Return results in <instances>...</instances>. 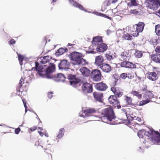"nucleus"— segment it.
<instances>
[{"instance_id":"8fccbe9b","label":"nucleus","mask_w":160,"mask_h":160,"mask_svg":"<svg viewBox=\"0 0 160 160\" xmlns=\"http://www.w3.org/2000/svg\"><path fill=\"white\" fill-rule=\"evenodd\" d=\"M16 42L15 40L14 39H12L8 42V43L9 44L13 45L15 44Z\"/></svg>"},{"instance_id":"c9c22d12","label":"nucleus","mask_w":160,"mask_h":160,"mask_svg":"<svg viewBox=\"0 0 160 160\" xmlns=\"http://www.w3.org/2000/svg\"><path fill=\"white\" fill-rule=\"evenodd\" d=\"M123 38L128 40H130L132 39V36L128 33H126V34H124Z\"/></svg>"},{"instance_id":"4d7b16f0","label":"nucleus","mask_w":160,"mask_h":160,"mask_svg":"<svg viewBox=\"0 0 160 160\" xmlns=\"http://www.w3.org/2000/svg\"><path fill=\"white\" fill-rule=\"evenodd\" d=\"M93 13L97 16H99L100 14V12H93Z\"/></svg>"},{"instance_id":"a19ab883","label":"nucleus","mask_w":160,"mask_h":160,"mask_svg":"<svg viewBox=\"0 0 160 160\" xmlns=\"http://www.w3.org/2000/svg\"><path fill=\"white\" fill-rule=\"evenodd\" d=\"M41 61H40V62L42 64H44L48 62L45 56L43 57H41Z\"/></svg>"},{"instance_id":"2eb2a0df","label":"nucleus","mask_w":160,"mask_h":160,"mask_svg":"<svg viewBox=\"0 0 160 160\" xmlns=\"http://www.w3.org/2000/svg\"><path fill=\"white\" fill-rule=\"evenodd\" d=\"M70 3L73 6L79 8V9L87 12L86 10H85L84 7L81 4L74 2L73 0H68Z\"/></svg>"},{"instance_id":"c85d7f7f","label":"nucleus","mask_w":160,"mask_h":160,"mask_svg":"<svg viewBox=\"0 0 160 160\" xmlns=\"http://www.w3.org/2000/svg\"><path fill=\"white\" fill-rule=\"evenodd\" d=\"M121 57L124 60H127L128 59L129 55L128 53H127L126 52H122L121 55Z\"/></svg>"},{"instance_id":"f03ea898","label":"nucleus","mask_w":160,"mask_h":160,"mask_svg":"<svg viewBox=\"0 0 160 160\" xmlns=\"http://www.w3.org/2000/svg\"><path fill=\"white\" fill-rule=\"evenodd\" d=\"M158 131H155L153 129H149V131H146L144 129L140 130L138 133V135L139 138L145 139V141H147V140H149L150 141L154 144V142L153 140H157Z\"/></svg>"},{"instance_id":"37998d69","label":"nucleus","mask_w":160,"mask_h":160,"mask_svg":"<svg viewBox=\"0 0 160 160\" xmlns=\"http://www.w3.org/2000/svg\"><path fill=\"white\" fill-rule=\"evenodd\" d=\"M117 97L115 96H110L109 98H108V99H111L112 100V101H118L117 100Z\"/></svg>"},{"instance_id":"ddd939ff","label":"nucleus","mask_w":160,"mask_h":160,"mask_svg":"<svg viewBox=\"0 0 160 160\" xmlns=\"http://www.w3.org/2000/svg\"><path fill=\"white\" fill-rule=\"evenodd\" d=\"M95 86L97 90L100 91H105L108 88L107 86L103 82L98 83Z\"/></svg>"},{"instance_id":"20e7f679","label":"nucleus","mask_w":160,"mask_h":160,"mask_svg":"<svg viewBox=\"0 0 160 160\" xmlns=\"http://www.w3.org/2000/svg\"><path fill=\"white\" fill-rule=\"evenodd\" d=\"M104 47L102 48L101 47V46H97L92 43L89 47V50L86 51V53L94 54L96 53L97 52H102L106 50L105 45L103 44Z\"/></svg>"},{"instance_id":"680f3d73","label":"nucleus","mask_w":160,"mask_h":160,"mask_svg":"<svg viewBox=\"0 0 160 160\" xmlns=\"http://www.w3.org/2000/svg\"><path fill=\"white\" fill-rule=\"evenodd\" d=\"M99 16L104 17V16H105V14L100 12V14Z\"/></svg>"},{"instance_id":"6ab92c4d","label":"nucleus","mask_w":160,"mask_h":160,"mask_svg":"<svg viewBox=\"0 0 160 160\" xmlns=\"http://www.w3.org/2000/svg\"><path fill=\"white\" fill-rule=\"evenodd\" d=\"M154 97V95L152 92L150 91H147L143 95V98L145 99L150 100Z\"/></svg>"},{"instance_id":"1a4fd4ad","label":"nucleus","mask_w":160,"mask_h":160,"mask_svg":"<svg viewBox=\"0 0 160 160\" xmlns=\"http://www.w3.org/2000/svg\"><path fill=\"white\" fill-rule=\"evenodd\" d=\"M102 40L101 37H96L93 38L92 43L97 46H101L100 47L102 48L104 46L103 44H104L106 47V50L108 48L107 46L105 44L102 43Z\"/></svg>"},{"instance_id":"a18cd8bd","label":"nucleus","mask_w":160,"mask_h":160,"mask_svg":"<svg viewBox=\"0 0 160 160\" xmlns=\"http://www.w3.org/2000/svg\"><path fill=\"white\" fill-rule=\"evenodd\" d=\"M130 12L131 14H138L139 13V11H137L135 9H134L133 10H131Z\"/></svg>"},{"instance_id":"bb28decb","label":"nucleus","mask_w":160,"mask_h":160,"mask_svg":"<svg viewBox=\"0 0 160 160\" xmlns=\"http://www.w3.org/2000/svg\"><path fill=\"white\" fill-rule=\"evenodd\" d=\"M64 132L65 129L64 128H60L59 130L58 134L57 136V138L60 139L64 135Z\"/></svg>"},{"instance_id":"9b49d317","label":"nucleus","mask_w":160,"mask_h":160,"mask_svg":"<svg viewBox=\"0 0 160 160\" xmlns=\"http://www.w3.org/2000/svg\"><path fill=\"white\" fill-rule=\"evenodd\" d=\"M82 89L85 92L91 93L92 92V86L89 83L86 82L83 84L82 86Z\"/></svg>"},{"instance_id":"423d86ee","label":"nucleus","mask_w":160,"mask_h":160,"mask_svg":"<svg viewBox=\"0 0 160 160\" xmlns=\"http://www.w3.org/2000/svg\"><path fill=\"white\" fill-rule=\"evenodd\" d=\"M96 112L94 108H90L85 110H82L79 113V116L85 118L88 117L93 116L94 113Z\"/></svg>"},{"instance_id":"de8ad7c7","label":"nucleus","mask_w":160,"mask_h":160,"mask_svg":"<svg viewBox=\"0 0 160 160\" xmlns=\"http://www.w3.org/2000/svg\"><path fill=\"white\" fill-rule=\"evenodd\" d=\"M53 94V92H48V98L51 99L53 97V95H52Z\"/></svg>"},{"instance_id":"5701e85b","label":"nucleus","mask_w":160,"mask_h":160,"mask_svg":"<svg viewBox=\"0 0 160 160\" xmlns=\"http://www.w3.org/2000/svg\"><path fill=\"white\" fill-rule=\"evenodd\" d=\"M56 77L57 78L56 80L58 82L62 81L64 82L66 78L64 75L62 73L57 74Z\"/></svg>"},{"instance_id":"e433bc0d","label":"nucleus","mask_w":160,"mask_h":160,"mask_svg":"<svg viewBox=\"0 0 160 160\" xmlns=\"http://www.w3.org/2000/svg\"><path fill=\"white\" fill-rule=\"evenodd\" d=\"M142 52L139 51H136L135 54V56L138 58H140L142 56Z\"/></svg>"},{"instance_id":"79ce46f5","label":"nucleus","mask_w":160,"mask_h":160,"mask_svg":"<svg viewBox=\"0 0 160 160\" xmlns=\"http://www.w3.org/2000/svg\"><path fill=\"white\" fill-rule=\"evenodd\" d=\"M131 6H137L138 4L136 0H130Z\"/></svg>"},{"instance_id":"4468645a","label":"nucleus","mask_w":160,"mask_h":160,"mask_svg":"<svg viewBox=\"0 0 160 160\" xmlns=\"http://www.w3.org/2000/svg\"><path fill=\"white\" fill-rule=\"evenodd\" d=\"M100 67L103 72L106 73L110 72L112 70L111 67L107 63H102L100 65Z\"/></svg>"},{"instance_id":"cd10ccee","label":"nucleus","mask_w":160,"mask_h":160,"mask_svg":"<svg viewBox=\"0 0 160 160\" xmlns=\"http://www.w3.org/2000/svg\"><path fill=\"white\" fill-rule=\"evenodd\" d=\"M77 63L78 65L82 64V65H85L88 64V62L85 59L81 58H80Z\"/></svg>"},{"instance_id":"7ed1b4c3","label":"nucleus","mask_w":160,"mask_h":160,"mask_svg":"<svg viewBox=\"0 0 160 160\" xmlns=\"http://www.w3.org/2000/svg\"><path fill=\"white\" fill-rule=\"evenodd\" d=\"M102 114L103 116L101 118L102 121L104 122H107L106 120L111 122L113 119H115L116 117L112 109L108 108L104 109Z\"/></svg>"},{"instance_id":"864d4df0","label":"nucleus","mask_w":160,"mask_h":160,"mask_svg":"<svg viewBox=\"0 0 160 160\" xmlns=\"http://www.w3.org/2000/svg\"><path fill=\"white\" fill-rule=\"evenodd\" d=\"M23 81V80L22 78H21V79L20 80L19 82V86L20 88H21L22 86V83Z\"/></svg>"},{"instance_id":"72a5a7b5","label":"nucleus","mask_w":160,"mask_h":160,"mask_svg":"<svg viewBox=\"0 0 160 160\" xmlns=\"http://www.w3.org/2000/svg\"><path fill=\"white\" fill-rule=\"evenodd\" d=\"M155 32L157 35L160 36V25L158 24L156 25Z\"/></svg>"},{"instance_id":"0eeeda50","label":"nucleus","mask_w":160,"mask_h":160,"mask_svg":"<svg viewBox=\"0 0 160 160\" xmlns=\"http://www.w3.org/2000/svg\"><path fill=\"white\" fill-rule=\"evenodd\" d=\"M101 74L100 70L98 69L93 70L91 73V77L93 81H99L101 80Z\"/></svg>"},{"instance_id":"f8f14e48","label":"nucleus","mask_w":160,"mask_h":160,"mask_svg":"<svg viewBox=\"0 0 160 160\" xmlns=\"http://www.w3.org/2000/svg\"><path fill=\"white\" fill-rule=\"evenodd\" d=\"M121 66L122 67L130 68H134L136 67L135 64L128 61H124L122 62L121 63Z\"/></svg>"},{"instance_id":"5fc2aeb1","label":"nucleus","mask_w":160,"mask_h":160,"mask_svg":"<svg viewBox=\"0 0 160 160\" xmlns=\"http://www.w3.org/2000/svg\"><path fill=\"white\" fill-rule=\"evenodd\" d=\"M155 51L157 53H160V46L157 47L155 49Z\"/></svg>"},{"instance_id":"9d476101","label":"nucleus","mask_w":160,"mask_h":160,"mask_svg":"<svg viewBox=\"0 0 160 160\" xmlns=\"http://www.w3.org/2000/svg\"><path fill=\"white\" fill-rule=\"evenodd\" d=\"M71 60L75 61L77 63L82 57V54L77 52H73L69 55Z\"/></svg>"},{"instance_id":"a878e982","label":"nucleus","mask_w":160,"mask_h":160,"mask_svg":"<svg viewBox=\"0 0 160 160\" xmlns=\"http://www.w3.org/2000/svg\"><path fill=\"white\" fill-rule=\"evenodd\" d=\"M127 105L132 106H135L136 104L132 102V99L131 97L126 96L125 99Z\"/></svg>"},{"instance_id":"4be33fe9","label":"nucleus","mask_w":160,"mask_h":160,"mask_svg":"<svg viewBox=\"0 0 160 160\" xmlns=\"http://www.w3.org/2000/svg\"><path fill=\"white\" fill-rule=\"evenodd\" d=\"M103 59L102 56H98L96 57L95 64L97 65H99L102 64Z\"/></svg>"},{"instance_id":"c756f323","label":"nucleus","mask_w":160,"mask_h":160,"mask_svg":"<svg viewBox=\"0 0 160 160\" xmlns=\"http://www.w3.org/2000/svg\"><path fill=\"white\" fill-rule=\"evenodd\" d=\"M131 94L133 95V96H136L139 99L142 98V95L141 94L139 93L138 92L135 91H132L131 92Z\"/></svg>"},{"instance_id":"412c9836","label":"nucleus","mask_w":160,"mask_h":160,"mask_svg":"<svg viewBox=\"0 0 160 160\" xmlns=\"http://www.w3.org/2000/svg\"><path fill=\"white\" fill-rule=\"evenodd\" d=\"M68 51V50L66 48H60L55 52V55L57 56H58L63 54L64 52Z\"/></svg>"},{"instance_id":"7c9ffc66","label":"nucleus","mask_w":160,"mask_h":160,"mask_svg":"<svg viewBox=\"0 0 160 160\" xmlns=\"http://www.w3.org/2000/svg\"><path fill=\"white\" fill-rule=\"evenodd\" d=\"M80 81V79H78L76 78L75 79H74L73 80L70 81V84L71 85L74 86L79 83Z\"/></svg>"},{"instance_id":"09e8293b","label":"nucleus","mask_w":160,"mask_h":160,"mask_svg":"<svg viewBox=\"0 0 160 160\" xmlns=\"http://www.w3.org/2000/svg\"><path fill=\"white\" fill-rule=\"evenodd\" d=\"M21 130L20 128L19 127L16 128L15 130V134H18Z\"/></svg>"},{"instance_id":"3c124183","label":"nucleus","mask_w":160,"mask_h":160,"mask_svg":"<svg viewBox=\"0 0 160 160\" xmlns=\"http://www.w3.org/2000/svg\"><path fill=\"white\" fill-rule=\"evenodd\" d=\"M74 75H70L69 76H68V79L71 80H73L74 79H76Z\"/></svg>"},{"instance_id":"aec40b11","label":"nucleus","mask_w":160,"mask_h":160,"mask_svg":"<svg viewBox=\"0 0 160 160\" xmlns=\"http://www.w3.org/2000/svg\"><path fill=\"white\" fill-rule=\"evenodd\" d=\"M152 59L157 63H160V54L157 53L156 54H153L151 56Z\"/></svg>"},{"instance_id":"c03bdc74","label":"nucleus","mask_w":160,"mask_h":160,"mask_svg":"<svg viewBox=\"0 0 160 160\" xmlns=\"http://www.w3.org/2000/svg\"><path fill=\"white\" fill-rule=\"evenodd\" d=\"M127 76V73H123L122 74H121L120 75V77L121 78L123 79H126Z\"/></svg>"},{"instance_id":"473e14b6","label":"nucleus","mask_w":160,"mask_h":160,"mask_svg":"<svg viewBox=\"0 0 160 160\" xmlns=\"http://www.w3.org/2000/svg\"><path fill=\"white\" fill-rule=\"evenodd\" d=\"M105 57L108 60H111L116 57V56L114 55H110L108 54H105Z\"/></svg>"},{"instance_id":"6e6552de","label":"nucleus","mask_w":160,"mask_h":160,"mask_svg":"<svg viewBox=\"0 0 160 160\" xmlns=\"http://www.w3.org/2000/svg\"><path fill=\"white\" fill-rule=\"evenodd\" d=\"M70 63L66 59L60 60V62L58 64V67L60 70H64L67 71L69 69V67Z\"/></svg>"},{"instance_id":"0e129e2a","label":"nucleus","mask_w":160,"mask_h":160,"mask_svg":"<svg viewBox=\"0 0 160 160\" xmlns=\"http://www.w3.org/2000/svg\"><path fill=\"white\" fill-rule=\"evenodd\" d=\"M116 104L117 106H115V107H117L118 109H120L121 108V106L120 105Z\"/></svg>"},{"instance_id":"f257e3e1","label":"nucleus","mask_w":160,"mask_h":160,"mask_svg":"<svg viewBox=\"0 0 160 160\" xmlns=\"http://www.w3.org/2000/svg\"><path fill=\"white\" fill-rule=\"evenodd\" d=\"M35 69L37 71L39 75L41 77L44 78L46 77L47 78L51 79L53 77L51 75L52 73L55 70V66L53 63H50V66L47 68L45 69L42 67L39 66L38 63L35 62Z\"/></svg>"},{"instance_id":"b1692460","label":"nucleus","mask_w":160,"mask_h":160,"mask_svg":"<svg viewBox=\"0 0 160 160\" xmlns=\"http://www.w3.org/2000/svg\"><path fill=\"white\" fill-rule=\"evenodd\" d=\"M144 24L143 22H140L137 25L136 31L138 32H141L142 31Z\"/></svg>"},{"instance_id":"58836bf2","label":"nucleus","mask_w":160,"mask_h":160,"mask_svg":"<svg viewBox=\"0 0 160 160\" xmlns=\"http://www.w3.org/2000/svg\"><path fill=\"white\" fill-rule=\"evenodd\" d=\"M131 118H132V121L135 120L139 122H140L141 121V119L138 117L134 116V117H131Z\"/></svg>"},{"instance_id":"4c0bfd02","label":"nucleus","mask_w":160,"mask_h":160,"mask_svg":"<svg viewBox=\"0 0 160 160\" xmlns=\"http://www.w3.org/2000/svg\"><path fill=\"white\" fill-rule=\"evenodd\" d=\"M109 102H110V104L116 105V104H118L119 103V101H112V100L108 99Z\"/></svg>"},{"instance_id":"052dcab7","label":"nucleus","mask_w":160,"mask_h":160,"mask_svg":"<svg viewBox=\"0 0 160 160\" xmlns=\"http://www.w3.org/2000/svg\"><path fill=\"white\" fill-rule=\"evenodd\" d=\"M38 132L41 136H42L43 135V133L40 131H38Z\"/></svg>"},{"instance_id":"bf43d9fd","label":"nucleus","mask_w":160,"mask_h":160,"mask_svg":"<svg viewBox=\"0 0 160 160\" xmlns=\"http://www.w3.org/2000/svg\"><path fill=\"white\" fill-rule=\"evenodd\" d=\"M138 32H136L135 33H133L132 34V35L134 37H135V36H137L138 35Z\"/></svg>"},{"instance_id":"39448f33","label":"nucleus","mask_w":160,"mask_h":160,"mask_svg":"<svg viewBox=\"0 0 160 160\" xmlns=\"http://www.w3.org/2000/svg\"><path fill=\"white\" fill-rule=\"evenodd\" d=\"M146 7L154 10H157L160 7V0H149L146 4Z\"/></svg>"},{"instance_id":"774afa93","label":"nucleus","mask_w":160,"mask_h":160,"mask_svg":"<svg viewBox=\"0 0 160 160\" xmlns=\"http://www.w3.org/2000/svg\"><path fill=\"white\" fill-rule=\"evenodd\" d=\"M142 91H146V90H147V91H148L147 90V89H146V87H144V88H142Z\"/></svg>"},{"instance_id":"f704fd0d","label":"nucleus","mask_w":160,"mask_h":160,"mask_svg":"<svg viewBox=\"0 0 160 160\" xmlns=\"http://www.w3.org/2000/svg\"><path fill=\"white\" fill-rule=\"evenodd\" d=\"M151 101L150 100H148V99H146L145 100H143L139 102V106H143L148 103L149 102Z\"/></svg>"},{"instance_id":"ea45409f","label":"nucleus","mask_w":160,"mask_h":160,"mask_svg":"<svg viewBox=\"0 0 160 160\" xmlns=\"http://www.w3.org/2000/svg\"><path fill=\"white\" fill-rule=\"evenodd\" d=\"M18 58L20 62V64L21 65H22V62L23 61L24 57L22 56L21 55H18Z\"/></svg>"},{"instance_id":"e2e57ef3","label":"nucleus","mask_w":160,"mask_h":160,"mask_svg":"<svg viewBox=\"0 0 160 160\" xmlns=\"http://www.w3.org/2000/svg\"><path fill=\"white\" fill-rule=\"evenodd\" d=\"M119 32H123L122 30L121 29H119L118 30V32H117V34H118V33H119Z\"/></svg>"},{"instance_id":"69168bd1","label":"nucleus","mask_w":160,"mask_h":160,"mask_svg":"<svg viewBox=\"0 0 160 160\" xmlns=\"http://www.w3.org/2000/svg\"><path fill=\"white\" fill-rule=\"evenodd\" d=\"M105 18H108V19H110L111 18L110 17H109L107 16L105 14V16H104Z\"/></svg>"},{"instance_id":"dca6fc26","label":"nucleus","mask_w":160,"mask_h":160,"mask_svg":"<svg viewBox=\"0 0 160 160\" xmlns=\"http://www.w3.org/2000/svg\"><path fill=\"white\" fill-rule=\"evenodd\" d=\"M93 95L95 99L97 101L100 102H102V98L103 96V94L102 93H98L96 92H94Z\"/></svg>"},{"instance_id":"f3484780","label":"nucleus","mask_w":160,"mask_h":160,"mask_svg":"<svg viewBox=\"0 0 160 160\" xmlns=\"http://www.w3.org/2000/svg\"><path fill=\"white\" fill-rule=\"evenodd\" d=\"M80 71L82 74L85 76H88L89 75L90 72V70L86 67H82L80 68Z\"/></svg>"},{"instance_id":"a211bd4d","label":"nucleus","mask_w":160,"mask_h":160,"mask_svg":"<svg viewBox=\"0 0 160 160\" xmlns=\"http://www.w3.org/2000/svg\"><path fill=\"white\" fill-rule=\"evenodd\" d=\"M147 78L150 80L152 81L156 80L158 77L156 73L155 72H150L147 76Z\"/></svg>"},{"instance_id":"603ef678","label":"nucleus","mask_w":160,"mask_h":160,"mask_svg":"<svg viewBox=\"0 0 160 160\" xmlns=\"http://www.w3.org/2000/svg\"><path fill=\"white\" fill-rule=\"evenodd\" d=\"M45 57L46 59H47V61L48 62L52 58V57L51 56H45Z\"/></svg>"},{"instance_id":"6e6d98bb","label":"nucleus","mask_w":160,"mask_h":160,"mask_svg":"<svg viewBox=\"0 0 160 160\" xmlns=\"http://www.w3.org/2000/svg\"><path fill=\"white\" fill-rule=\"evenodd\" d=\"M23 102V103L24 106L25 108L27 107V106L26 105V102L25 101V100H24L23 99L22 100Z\"/></svg>"},{"instance_id":"393cba45","label":"nucleus","mask_w":160,"mask_h":160,"mask_svg":"<svg viewBox=\"0 0 160 160\" xmlns=\"http://www.w3.org/2000/svg\"><path fill=\"white\" fill-rule=\"evenodd\" d=\"M112 91L114 93L115 95L118 97H121L122 94V92H120L118 90H117L115 88H111Z\"/></svg>"},{"instance_id":"13d9d810","label":"nucleus","mask_w":160,"mask_h":160,"mask_svg":"<svg viewBox=\"0 0 160 160\" xmlns=\"http://www.w3.org/2000/svg\"><path fill=\"white\" fill-rule=\"evenodd\" d=\"M30 129L32 131H33L36 129V127H33V128H31Z\"/></svg>"},{"instance_id":"2f4dec72","label":"nucleus","mask_w":160,"mask_h":160,"mask_svg":"<svg viewBox=\"0 0 160 160\" xmlns=\"http://www.w3.org/2000/svg\"><path fill=\"white\" fill-rule=\"evenodd\" d=\"M157 135V138H158L157 140H155V139H154V140H153V141L154 142V144H158L160 143V133L158 131Z\"/></svg>"},{"instance_id":"49530a36","label":"nucleus","mask_w":160,"mask_h":160,"mask_svg":"<svg viewBox=\"0 0 160 160\" xmlns=\"http://www.w3.org/2000/svg\"><path fill=\"white\" fill-rule=\"evenodd\" d=\"M127 78H129V79H132L134 77V75H133V74H131V73H127Z\"/></svg>"},{"instance_id":"338daca9","label":"nucleus","mask_w":160,"mask_h":160,"mask_svg":"<svg viewBox=\"0 0 160 160\" xmlns=\"http://www.w3.org/2000/svg\"><path fill=\"white\" fill-rule=\"evenodd\" d=\"M74 45V44H71L70 43H68V46H72V45Z\"/></svg>"}]
</instances>
